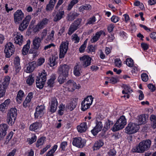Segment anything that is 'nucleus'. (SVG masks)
Segmentation results:
<instances>
[{
    "instance_id": "obj_1",
    "label": "nucleus",
    "mask_w": 156,
    "mask_h": 156,
    "mask_svg": "<svg viewBox=\"0 0 156 156\" xmlns=\"http://www.w3.org/2000/svg\"><path fill=\"white\" fill-rule=\"evenodd\" d=\"M151 144V141L150 140H143L140 142L133 149V151L139 153H144L149 149Z\"/></svg>"
},
{
    "instance_id": "obj_2",
    "label": "nucleus",
    "mask_w": 156,
    "mask_h": 156,
    "mask_svg": "<svg viewBox=\"0 0 156 156\" xmlns=\"http://www.w3.org/2000/svg\"><path fill=\"white\" fill-rule=\"evenodd\" d=\"M17 110L15 108H12L7 113L6 122L12 126L14 123L17 116Z\"/></svg>"
},
{
    "instance_id": "obj_3",
    "label": "nucleus",
    "mask_w": 156,
    "mask_h": 156,
    "mask_svg": "<svg viewBox=\"0 0 156 156\" xmlns=\"http://www.w3.org/2000/svg\"><path fill=\"white\" fill-rule=\"evenodd\" d=\"M126 124V119L125 117L123 115L114 124L112 130L115 132L121 129L124 128Z\"/></svg>"
},
{
    "instance_id": "obj_4",
    "label": "nucleus",
    "mask_w": 156,
    "mask_h": 156,
    "mask_svg": "<svg viewBox=\"0 0 156 156\" xmlns=\"http://www.w3.org/2000/svg\"><path fill=\"white\" fill-rule=\"evenodd\" d=\"M47 74L45 70H43L37 76L36 80V86L40 89L42 88L46 80Z\"/></svg>"
},
{
    "instance_id": "obj_5",
    "label": "nucleus",
    "mask_w": 156,
    "mask_h": 156,
    "mask_svg": "<svg viewBox=\"0 0 156 156\" xmlns=\"http://www.w3.org/2000/svg\"><path fill=\"white\" fill-rule=\"evenodd\" d=\"M139 126L136 123L130 122L125 128V132L128 134L134 133L138 131Z\"/></svg>"
},
{
    "instance_id": "obj_6",
    "label": "nucleus",
    "mask_w": 156,
    "mask_h": 156,
    "mask_svg": "<svg viewBox=\"0 0 156 156\" xmlns=\"http://www.w3.org/2000/svg\"><path fill=\"white\" fill-rule=\"evenodd\" d=\"M49 20L47 18H44L42 19L36 25L34 28L33 31L35 32H37L43 29L45 26L48 24Z\"/></svg>"
},
{
    "instance_id": "obj_7",
    "label": "nucleus",
    "mask_w": 156,
    "mask_h": 156,
    "mask_svg": "<svg viewBox=\"0 0 156 156\" xmlns=\"http://www.w3.org/2000/svg\"><path fill=\"white\" fill-rule=\"evenodd\" d=\"M15 50L14 46L12 43L11 42L7 43L5 46L4 51L6 57L9 58L14 53Z\"/></svg>"
},
{
    "instance_id": "obj_8",
    "label": "nucleus",
    "mask_w": 156,
    "mask_h": 156,
    "mask_svg": "<svg viewBox=\"0 0 156 156\" xmlns=\"http://www.w3.org/2000/svg\"><path fill=\"white\" fill-rule=\"evenodd\" d=\"M69 43L68 41L62 42L60 46V53L59 57L62 58L64 57L65 55L67 53Z\"/></svg>"
},
{
    "instance_id": "obj_9",
    "label": "nucleus",
    "mask_w": 156,
    "mask_h": 156,
    "mask_svg": "<svg viewBox=\"0 0 156 156\" xmlns=\"http://www.w3.org/2000/svg\"><path fill=\"white\" fill-rule=\"evenodd\" d=\"M81 68H86L91 64V58L88 56L84 55L80 58Z\"/></svg>"
},
{
    "instance_id": "obj_10",
    "label": "nucleus",
    "mask_w": 156,
    "mask_h": 156,
    "mask_svg": "<svg viewBox=\"0 0 156 156\" xmlns=\"http://www.w3.org/2000/svg\"><path fill=\"white\" fill-rule=\"evenodd\" d=\"M69 69L68 65L66 64H61L58 67V72L59 74H61L65 76H68Z\"/></svg>"
},
{
    "instance_id": "obj_11",
    "label": "nucleus",
    "mask_w": 156,
    "mask_h": 156,
    "mask_svg": "<svg viewBox=\"0 0 156 156\" xmlns=\"http://www.w3.org/2000/svg\"><path fill=\"white\" fill-rule=\"evenodd\" d=\"M66 88L69 91L73 92L76 89H79L80 86H77L76 83L73 80H69L65 84Z\"/></svg>"
},
{
    "instance_id": "obj_12",
    "label": "nucleus",
    "mask_w": 156,
    "mask_h": 156,
    "mask_svg": "<svg viewBox=\"0 0 156 156\" xmlns=\"http://www.w3.org/2000/svg\"><path fill=\"white\" fill-rule=\"evenodd\" d=\"M31 18L30 16H27L20 24L19 30L21 31H23L27 28Z\"/></svg>"
},
{
    "instance_id": "obj_13",
    "label": "nucleus",
    "mask_w": 156,
    "mask_h": 156,
    "mask_svg": "<svg viewBox=\"0 0 156 156\" xmlns=\"http://www.w3.org/2000/svg\"><path fill=\"white\" fill-rule=\"evenodd\" d=\"M82 20L78 18L70 26L68 32L69 35H71L78 28V26L80 24Z\"/></svg>"
},
{
    "instance_id": "obj_14",
    "label": "nucleus",
    "mask_w": 156,
    "mask_h": 156,
    "mask_svg": "<svg viewBox=\"0 0 156 156\" xmlns=\"http://www.w3.org/2000/svg\"><path fill=\"white\" fill-rule=\"evenodd\" d=\"M24 17V13L21 10H18L14 14V21L16 24H18Z\"/></svg>"
},
{
    "instance_id": "obj_15",
    "label": "nucleus",
    "mask_w": 156,
    "mask_h": 156,
    "mask_svg": "<svg viewBox=\"0 0 156 156\" xmlns=\"http://www.w3.org/2000/svg\"><path fill=\"white\" fill-rule=\"evenodd\" d=\"M45 107L44 105L38 106L36 109V112L34 113L35 118H38L42 117L44 114Z\"/></svg>"
},
{
    "instance_id": "obj_16",
    "label": "nucleus",
    "mask_w": 156,
    "mask_h": 156,
    "mask_svg": "<svg viewBox=\"0 0 156 156\" xmlns=\"http://www.w3.org/2000/svg\"><path fill=\"white\" fill-rule=\"evenodd\" d=\"M54 17L53 21L57 22L63 17L64 16V12L59 10L58 11H54L52 13Z\"/></svg>"
},
{
    "instance_id": "obj_17",
    "label": "nucleus",
    "mask_w": 156,
    "mask_h": 156,
    "mask_svg": "<svg viewBox=\"0 0 156 156\" xmlns=\"http://www.w3.org/2000/svg\"><path fill=\"white\" fill-rule=\"evenodd\" d=\"M41 38L38 37H35L33 41V48L35 50H40L41 48Z\"/></svg>"
},
{
    "instance_id": "obj_18",
    "label": "nucleus",
    "mask_w": 156,
    "mask_h": 156,
    "mask_svg": "<svg viewBox=\"0 0 156 156\" xmlns=\"http://www.w3.org/2000/svg\"><path fill=\"white\" fill-rule=\"evenodd\" d=\"M147 117L145 114H142L138 115L136 119V123L139 126L140 125L145 124Z\"/></svg>"
},
{
    "instance_id": "obj_19",
    "label": "nucleus",
    "mask_w": 156,
    "mask_h": 156,
    "mask_svg": "<svg viewBox=\"0 0 156 156\" xmlns=\"http://www.w3.org/2000/svg\"><path fill=\"white\" fill-rule=\"evenodd\" d=\"M37 67V62L36 61H34L29 62L27 64L26 72L27 73H30L32 72Z\"/></svg>"
},
{
    "instance_id": "obj_20",
    "label": "nucleus",
    "mask_w": 156,
    "mask_h": 156,
    "mask_svg": "<svg viewBox=\"0 0 156 156\" xmlns=\"http://www.w3.org/2000/svg\"><path fill=\"white\" fill-rule=\"evenodd\" d=\"M82 141V140L81 137H75L73 139V144L78 148H82L84 146V144Z\"/></svg>"
},
{
    "instance_id": "obj_21",
    "label": "nucleus",
    "mask_w": 156,
    "mask_h": 156,
    "mask_svg": "<svg viewBox=\"0 0 156 156\" xmlns=\"http://www.w3.org/2000/svg\"><path fill=\"white\" fill-rule=\"evenodd\" d=\"M103 127L102 122H97L96 123V125L93 129L91 130V132L94 136L101 131Z\"/></svg>"
},
{
    "instance_id": "obj_22",
    "label": "nucleus",
    "mask_w": 156,
    "mask_h": 156,
    "mask_svg": "<svg viewBox=\"0 0 156 156\" xmlns=\"http://www.w3.org/2000/svg\"><path fill=\"white\" fill-rule=\"evenodd\" d=\"M14 43L20 46L22 44L23 40V36L20 32H17L14 38Z\"/></svg>"
},
{
    "instance_id": "obj_23",
    "label": "nucleus",
    "mask_w": 156,
    "mask_h": 156,
    "mask_svg": "<svg viewBox=\"0 0 156 156\" xmlns=\"http://www.w3.org/2000/svg\"><path fill=\"white\" fill-rule=\"evenodd\" d=\"M101 35H104V36H105V34L103 30H100L97 32L95 35H94L92 38L91 39V41L92 43H94L98 41L99 38L100 37Z\"/></svg>"
},
{
    "instance_id": "obj_24",
    "label": "nucleus",
    "mask_w": 156,
    "mask_h": 156,
    "mask_svg": "<svg viewBox=\"0 0 156 156\" xmlns=\"http://www.w3.org/2000/svg\"><path fill=\"white\" fill-rule=\"evenodd\" d=\"M58 102L56 98L53 97L51 98L50 106V111L51 112H55L57 108Z\"/></svg>"
},
{
    "instance_id": "obj_25",
    "label": "nucleus",
    "mask_w": 156,
    "mask_h": 156,
    "mask_svg": "<svg viewBox=\"0 0 156 156\" xmlns=\"http://www.w3.org/2000/svg\"><path fill=\"white\" fill-rule=\"evenodd\" d=\"M42 126V124L41 122H36L32 124L30 126V130L35 131Z\"/></svg>"
},
{
    "instance_id": "obj_26",
    "label": "nucleus",
    "mask_w": 156,
    "mask_h": 156,
    "mask_svg": "<svg viewBox=\"0 0 156 156\" xmlns=\"http://www.w3.org/2000/svg\"><path fill=\"white\" fill-rule=\"evenodd\" d=\"M77 104V100L76 99H73L67 105V108L71 111L73 110L76 107Z\"/></svg>"
},
{
    "instance_id": "obj_27",
    "label": "nucleus",
    "mask_w": 156,
    "mask_h": 156,
    "mask_svg": "<svg viewBox=\"0 0 156 156\" xmlns=\"http://www.w3.org/2000/svg\"><path fill=\"white\" fill-rule=\"evenodd\" d=\"M56 0H50L46 7L45 9L47 11H51L54 7Z\"/></svg>"
},
{
    "instance_id": "obj_28",
    "label": "nucleus",
    "mask_w": 156,
    "mask_h": 156,
    "mask_svg": "<svg viewBox=\"0 0 156 156\" xmlns=\"http://www.w3.org/2000/svg\"><path fill=\"white\" fill-rule=\"evenodd\" d=\"M30 40H28L27 41V44L23 47L22 50V53L24 55H26L28 53L30 48Z\"/></svg>"
},
{
    "instance_id": "obj_29",
    "label": "nucleus",
    "mask_w": 156,
    "mask_h": 156,
    "mask_svg": "<svg viewBox=\"0 0 156 156\" xmlns=\"http://www.w3.org/2000/svg\"><path fill=\"white\" fill-rule=\"evenodd\" d=\"M87 128L86 122L81 123L80 125L77 126V129L79 132L82 133L85 132Z\"/></svg>"
},
{
    "instance_id": "obj_30",
    "label": "nucleus",
    "mask_w": 156,
    "mask_h": 156,
    "mask_svg": "<svg viewBox=\"0 0 156 156\" xmlns=\"http://www.w3.org/2000/svg\"><path fill=\"white\" fill-rule=\"evenodd\" d=\"M24 93L21 90L19 91L18 93L16 99L17 102L18 104H20L22 101L23 97L24 96Z\"/></svg>"
},
{
    "instance_id": "obj_31",
    "label": "nucleus",
    "mask_w": 156,
    "mask_h": 156,
    "mask_svg": "<svg viewBox=\"0 0 156 156\" xmlns=\"http://www.w3.org/2000/svg\"><path fill=\"white\" fill-rule=\"evenodd\" d=\"M10 80V77L9 76L5 77L4 79V81L2 84H0V86H2L5 89H6L9 85Z\"/></svg>"
},
{
    "instance_id": "obj_32",
    "label": "nucleus",
    "mask_w": 156,
    "mask_h": 156,
    "mask_svg": "<svg viewBox=\"0 0 156 156\" xmlns=\"http://www.w3.org/2000/svg\"><path fill=\"white\" fill-rule=\"evenodd\" d=\"M151 126L154 129L156 128V115H151L150 117Z\"/></svg>"
},
{
    "instance_id": "obj_33",
    "label": "nucleus",
    "mask_w": 156,
    "mask_h": 156,
    "mask_svg": "<svg viewBox=\"0 0 156 156\" xmlns=\"http://www.w3.org/2000/svg\"><path fill=\"white\" fill-rule=\"evenodd\" d=\"M81 69L78 65H76L73 68V73L77 76H79L81 75L80 70Z\"/></svg>"
},
{
    "instance_id": "obj_34",
    "label": "nucleus",
    "mask_w": 156,
    "mask_h": 156,
    "mask_svg": "<svg viewBox=\"0 0 156 156\" xmlns=\"http://www.w3.org/2000/svg\"><path fill=\"white\" fill-rule=\"evenodd\" d=\"M56 79V76L55 75H53L51 76V78L48 80L47 84L48 86L49 87H52L53 86V84L54 81Z\"/></svg>"
},
{
    "instance_id": "obj_35",
    "label": "nucleus",
    "mask_w": 156,
    "mask_h": 156,
    "mask_svg": "<svg viewBox=\"0 0 156 156\" xmlns=\"http://www.w3.org/2000/svg\"><path fill=\"white\" fill-rule=\"evenodd\" d=\"M57 58H56L53 56H51L49 57V64L51 67L54 66L57 64V62H56V59Z\"/></svg>"
},
{
    "instance_id": "obj_36",
    "label": "nucleus",
    "mask_w": 156,
    "mask_h": 156,
    "mask_svg": "<svg viewBox=\"0 0 156 156\" xmlns=\"http://www.w3.org/2000/svg\"><path fill=\"white\" fill-rule=\"evenodd\" d=\"M104 143L101 140H99L96 141L94 144L93 146L94 150H96L99 149L100 147L103 145Z\"/></svg>"
},
{
    "instance_id": "obj_37",
    "label": "nucleus",
    "mask_w": 156,
    "mask_h": 156,
    "mask_svg": "<svg viewBox=\"0 0 156 156\" xmlns=\"http://www.w3.org/2000/svg\"><path fill=\"white\" fill-rule=\"evenodd\" d=\"M9 128L8 126L6 124H2L0 125V131L2 132L3 133L6 135V131Z\"/></svg>"
},
{
    "instance_id": "obj_38",
    "label": "nucleus",
    "mask_w": 156,
    "mask_h": 156,
    "mask_svg": "<svg viewBox=\"0 0 156 156\" xmlns=\"http://www.w3.org/2000/svg\"><path fill=\"white\" fill-rule=\"evenodd\" d=\"M79 9L80 11H83L84 10H90L91 9V6L90 4H87L81 6Z\"/></svg>"
},
{
    "instance_id": "obj_39",
    "label": "nucleus",
    "mask_w": 156,
    "mask_h": 156,
    "mask_svg": "<svg viewBox=\"0 0 156 156\" xmlns=\"http://www.w3.org/2000/svg\"><path fill=\"white\" fill-rule=\"evenodd\" d=\"M79 14L76 12H74L72 14L70 13L68 16V20L72 21L77 17Z\"/></svg>"
},
{
    "instance_id": "obj_40",
    "label": "nucleus",
    "mask_w": 156,
    "mask_h": 156,
    "mask_svg": "<svg viewBox=\"0 0 156 156\" xmlns=\"http://www.w3.org/2000/svg\"><path fill=\"white\" fill-rule=\"evenodd\" d=\"M34 77L32 75H30L27 79L26 83L27 84L30 86L34 83Z\"/></svg>"
},
{
    "instance_id": "obj_41",
    "label": "nucleus",
    "mask_w": 156,
    "mask_h": 156,
    "mask_svg": "<svg viewBox=\"0 0 156 156\" xmlns=\"http://www.w3.org/2000/svg\"><path fill=\"white\" fill-rule=\"evenodd\" d=\"M90 106L88 105L87 102L83 101L81 103V110L84 111L90 108Z\"/></svg>"
},
{
    "instance_id": "obj_42",
    "label": "nucleus",
    "mask_w": 156,
    "mask_h": 156,
    "mask_svg": "<svg viewBox=\"0 0 156 156\" xmlns=\"http://www.w3.org/2000/svg\"><path fill=\"white\" fill-rule=\"evenodd\" d=\"M58 147V146L55 145L53 146L52 149L47 153L46 156H53V153L56 150Z\"/></svg>"
},
{
    "instance_id": "obj_43",
    "label": "nucleus",
    "mask_w": 156,
    "mask_h": 156,
    "mask_svg": "<svg viewBox=\"0 0 156 156\" xmlns=\"http://www.w3.org/2000/svg\"><path fill=\"white\" fill-rule=\"evenodd\" d=\"M59 76L58 79V81L60 84H62L65 81L66 78L68 76H65L61 74H59Z\"/></svg>"
},
{
    "instance_id": "obj_44",
    "label": "nucleus",
    "mask_w": 156,
    "mask_h": 156,
    "mask_svg": "<svg viewBox=\"0 0 156 156\" xmlns=\"http://www.w3.org/2000/svg\"><path fill=\"white\" fill-rule=\"evenodd\" d=\"M45 138L44 137H42L38 140L36 143V146L39 147L40 146L42 145L44 143Z\"/></svg>"
},
{
    "instance_id": "obj_45",
    "label": "nucleus",
    "mask_w": 156,
    "mask_h": 156,
    "mask_svg": "<svg viewBox=\"0 0 156 156\" xmlns=\"http://www.w3.org/2000/svg\"><path fill=\"white\" fill-rule=\"evenodd\" d=\"M13 132L12 131L10 132L8 136H6L5 141L4 144H7L9 143V140L11 139L13 135Z\"/></svg>"
},
{
    "instance_id": "obj_46",
    "label": "nucleus",
    "mask_w": 156,
    "mask_h": 156,
    "mask_svg": "<svg viewBox=\"0 0 156 156\" xmlns=\"http://www.w3.org/2000/svg\"><path fill=\"white\" fill-rule=\"evenodd\" d=\"M13 132L12 131L10 132L8 136H6L5 141L4 144H7L9 143V140L11 139L13 135Z\"/></svg>"
},
{
    "instance_id": "obj_47",
    "label": "nucleus",
    "mask_w": 156,
    "mask_h": 156,
    "mask_svg": "<svg viewBox=\"0 0 156 156\" xmlns=\"http://www.w3.org/2000/svg\"><path fill=\"white\" fill-rule=\"evenodd\" d=\"M113 121L108 119L105 123L104 128L107 129H108L113 125Z\"/></svg>"
},
{
    "instance_id": "obj_48",
    "label": "nucleus",
    "mask_w": 156,
    "mask_h": 156,
    "mask_svg": "<svg viewBox=\"0 0 156 156\" xmlns=\"http://www.w3.org/2000/svg\"><path fill=\"white\" fill-rule=\"evenodd\" d=\"M83 101H85V102H87L88 105L90 106L93 101L92 97L91 96H88L85 98Z\"/></svg>"
},
{
    "instance_id": "obj_49",
    "label": "nucleus",
    "mask_w": 156,
    "mask_h": 156,
    "mask_svg": "<svg viewBox=\"0 0 156 156\" xmlns=\"http://www.w3.org/2000/svg\"><path fill=\"white\" fill-rule=\"evenodd\" d=\"M55 31L54 30H52L51 33L47 36V38L46 40L47 41H52L54 39V34Z\"/></svg>"
},
{
    "instance_id": "obj_50",
    "label": "nucleus",
    "mask_w": 156,
    "mask_h": 156,
    "mask_svg": "<svg viewBox=\"0 0 156 156\" xmlns=\"http://www.w3.org/2000/svg\"><path fill=\"white\" fill-rule=\"evenodd\" d=\"M126 63L129 67H132L133 65V61L131 58H127L126 59Z\"/></svg>"
},
{
    "instance_id": "obj_51",
    "label": "nucleus",
    "mask_w": 156,
    "mask_h": 156,
    "mask_svg": "<svg viewBox=\"0 0 156 156\" xmlns=\"http://www.w3.org/2000/svg\"><path fill=\"white\" fill-rule=\"evenodd\" d=\"M96 21V18L94 16H93L89 19L87 20V22L86 24H93Z\"/></svg>"
},
{
    "instance_id": "obj_52",
    "label": "nucleus",
    "mask_w": 156,
    "mask_h": 156,
    "mask_svg": "<svg viewBox=\"0 0 156 156\" xmlns=\"http://www.w3.org/2000/svg\"><path fill=\"white\" fill-rule=\"evenodd\" d=\"M72 40L74 41L75 43H78L79 42L80 38L76 34H74L72 36Z\"/></svg>"
},
{
    "instance_id": "obj_53",
    "label": "nucleus",
    "mask_w": 156,
    "mask_h": 156,
    "mask_svg": "<svg viewBox=\"0 0 156 156\" xmlns=\"http://www.w3.org/2000/svg\"><path fill=\"white\" fill-rule=\"evenodd\" d=\"M37 139V136L35 134H33L31 138H29L28 140L29 143L30 144H31L35 142Z\"/></svg>"
},
{
    "instance_id": "obj_54",
    "label": "nucleus",
    "mask_w": 156,
    "mask_h": 156,
    "mask_svg": "<svg viewBox=\"0 0 156 156\" xmlns=\"http://www.w3.org/2000/svg\"><path fill=\"white\" fill-rule=\"evenodd\" d=\"M6 89L2 86H0V98L5 95Z\"/></svg>"
},
{
    "instance_id": "obj_55",
    "label": "nucleus",
    "mask_w": 156,
    "mask_h": 156,
    "mask_svg": "<svg viewBox=\"0 0 156 156\" xmlns=\"http://www.w3.org/2000/svg\"><path fill=\"white\" fill-rule=\"evenodd\" d=\"M115 63L116 66L120 68L121 66V61L119 58H117L115 59Z\"/></svg>"
},
{
    "instance_id": "obj_56",
    "label": "nucleus",
    "mask_w": 156,
    "mask_h": 156,
    "mask_svg": "<svg viewBox=\"0 0 156 156\" xmlns=\"http://www.w3.org/2000/svg\"><path fill=\"white\" fill-rule=\"evenodd\" d=\"M142 80L144 82H147L148 79V75L146 73H142L141 75Z\"/></svg>"
},
{
    "instance_id": "obj_57",
    "label": "nucleus",
    "mask_w": 156,
    "mask_h": 156,
    "mask_svg": "<svg viewBox=\"0 0 156 156\" xmlns=\"http://www.w3.org/2000/svg\"><path fill=\"white\" fill-rule=\"evenodd\" d=\"M14 63L16 67H18L20 65V59L18 57L15 58Z\"/></svg>"
},
{
    "instance_id": "obj_58",
    "label": "nucleus",
    "mask_w": 156,
    "mask_h": 156,
    "mask_svg": "<svg viewBox=\"0 0 156 156\" xmlns=\"http://www.w3.org/2000/svg\"><path fill=\"white\" fill-rule=\"evenodd\" d=\"M44 61L45 59L44 58H41L38 59L37 61V66L42 65L44 62Z\"/></svg>"
},
{
    "instance_id": "obj_59",
    "label": "nucleus",
    "mask_w": 156,
    "mask_h": 156,
    "mask_svg": "<svg viewBox=\"0 0 156 156\" xmlns=\"http://www.w3.org/2000/svg\"><path fill=\"white\" fill-rule=\"evenodd\" d=\"M47 33V30L46 29H44L41 34V39L42 40L46 36Z\"/></svg>"
},
{
    "instance_id": "obj_60",
    "label": "nucleus",
    "mask_w": 156,
    "mask_h": 156,
    "mask_svg": "<svg viewBox=\"0 0 156 156\" xmlns=\"http://www.w3.org/2000/svg\"><path fill=\"white\" fill-rule=\"evenodd\" d=\"M123 87L124 88V90L127 92H128V93H130L131 92L133 91L132 90H130V87L129 86L126 85H123Z\"/></svg>"
},
{
    "instance_id": "obj_61",
    "label": "nucleus",
    "mask_w": 156,
    "mask_h": 156,
    "mask_svg": "<svg viewBox=\"0 0 156 156\" xmlns=\"http://www.w3.org/2000/svg\"><path fill=\"white\" fill-rule=\"evenodd\" d=\"M108 154L110 156H115L116 154V151L114 149H112L108 152Z\"/></svg>"
},
{
    "instance_id": "obj_62",
    "label": "nucleus",
    "mask_w": 156,
    "mask_h": 156,
    "mask_svg": "<svg viewBox=\"0 0 156 156\" xmlns=\"http://www.w3.org/2000/svg\"><path fill=\"white\" fill-rule=\"evenodd\" d=\"M67 143L66 141H64L62 142L60 145V148L62 149V150H64L66 147L67 146Z\"/></svg>"
},
{
    "instance_id": "obj_63",
    "label": "nucleus",
    "mask_w": 156,
    "mask_h": 156,
    "mask_svg": "<svg viewBox=\"0 0 156 156\" xmlns=\"http://www.w3.org/2000/svg\"><path fill=\"white\" fill-rule=\"evenodd\" d=\"M119 19V18L116 16H113L111 18V21L115 23L118 21Z\"/></svg>"
},
{
    "instance_id": "obj_64",
    "label": "nucleus",
    "mask_w": 156,
    "mask_h": 156,
    "mask_svg": "<svg viewBox=\"0 0 156 156\" xmlns=\"http://www.w3.org/2000/svg\"><path fill=\"white\" fill-rule=\"evenodd\" d=\"M147 87L151 91L153 92L155 90V87L152 84H149L148 85Z\"/></svg>"
}]
</instances>
